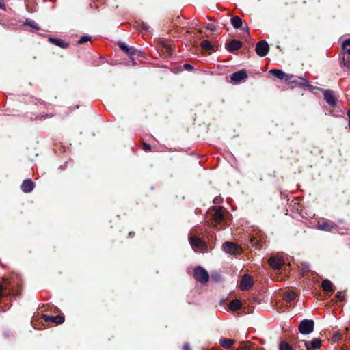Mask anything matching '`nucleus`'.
Wrapping results in <instances>:
<instances>
[{"label": "nucleus", "mask_w": 350, "mask_h": 350, "mask_svg": "<svg viewBox=\"0 0 350 350\" xmlns=\"http://www.w3.org/2000/svg\"><path fill=\"white\" fill-rule=\"evenodd\" d=\"M247 77V74L245 70H241L232 73L230 75L231 81L238 83Z\"/></svg>", "instance_id": "11"}, {"label": "nucleus", "mask_w": 350, "mask_h": 350, "mask_svg": "<svg viewBox=\"0 0 350 350\" xmlns=\"http://www.w3.org/2000/svg\"><path fill=\"white\" fill-rule=\"evenodd\" d=\"M223 250L230 254H239L242 252L241 247L234 243L226 241L223 244Z\"/></svg>", "instance_id": "4"}, {"label": "nucleus", "mask_w": 350, "mask_h": 350, "mask_svg": "<svg viewBox=\"0 0 350 350\" xmlns=\"http://www.w3.org/2000/svg\"><path fill=\"white\" fill-rule=\"evenodd\" d=\"M195 279L201 283L206 282L209 279V275L206 269L201 267H197L193 270Z\"/></svg>", "instance_id": "3"}, {"label": "nucleus", "mask_w": 350, "mask_h": 350, "mask_svg": "<svg viewBox=\"0 0 350 350\" xmlns=\"http://www.w3.org/2000/svg\"><path fill=\"white\" fill-rule=\"evenodd\" d=\"M184 68L188 70H191L193 69V66L189 64H185Z\"/></svg>", "instance_id": "35"}, {"label": "nucleus", "mask_w": 350, "mask_h": 350, "mask_svg": "<svg viewBox=\"0 0 350 350\" xmlns=\"http://www.w3.org/2000/svg\"><path fill=\"white\" fill-rule=\"evenodd\" d=\"M201 46L206 50H212L213 49L211 44L207 40H204L201 42Z\"/></svg>", "instance_id": "26"}, {"label": "nucleus", "mask_w": 350, "mask_h": 350, "mask_svg": "<svg viewBox=\"0 0 350 350\" xmlns=\"http://www.w3.org/2000/svg\"><path fill=\"white\" fill-rule=\"evenodd\" d=\"M49 40L53 44L61 48H66L68 45L66 43H65L63 40L60 39L50 38Z\"/></svg>", "instance_id": "22"}, {"label": "nucleus", "mask_w": 350, "mask_h": 350, "mask_svg": "<svg viewBox=\"0 0 350 350\" xmlns=\"http://www.w3.org/2000/svg\"><path fill=\"white\" fill-rule=\"evenodd\" d=\"M314 322L311 319H304L299 325V331L301 334L306 335L310 334L314 330Z\"/></svg>", "instance_id": "2"}, {"label": "nucleus", "mask_w": 350, "mask_h": 350, "mask_svg": "<svg viewBox=\"0 0 350 350\" xmlns=\"http://www.w3.org/2000/svg\"><path fill=\"white\" fill-rule=\"evenodd\" d=\"M228 306L231 310L235 311L241 308V302L239 299H234L230 301Z\"/></svg>", "instance_id": "19"}, {"label": "nucleus", "mask_w": 350, "mask_h": 350, "mask_svg": "<svg viewBox=\"0 0 350 350\" xmlns=\"http://www.w3.org/2000/svg\"><path fill=\"white\" fill-rule=\"evenodd\" d=\"M119 47L124 51L125 53H126L129 55L131 56L135 54V49L128 46L124 42H120L118 44Z\"/></svg>", "instance_id": "16"}, {"label": "nucleus", "mask_w": 350, "mask_h": 350, "mask_svg": "<svg viewBox=\"0 0 350 350\" xmlns=\"http://www.w3.org/2000/svg\"><path fill=\"white\" fill-rule=\"evenodd\" d=\"M90 39H91V37H90V36H82V37L79 39V40L78 41V43H79V44H83V43H85V42H88V41L90 40Z\"/></svg>", "instance_id": "29"}, {"label": "nucleus", "mask_w": 350, "mask_h": 350, "mask_svg": "<svg viewBox=\"0 0 350 350\" xmlns=\"http://www.w3.org/2000/svg\"><path fill=\"white\" fill-rule=\"evenodd\" d=\"M242 46V43L237 40H232L226 43V48L228 51H234L239 49Z\"/></svg>", "instance_id": "12"}, {"label": "nucleus", "mask_w": 350, "mask_h": 350, "mask_svg": "<svg viewBox=\"0 0 350 350\" xmlns=\"http://www.w3.org/2000/svg\"><path fill=\"white\" fill-rule=\"evenodd\" d=\"M0 8L2 10H5V5L3 3V0H0Z\"/></svg>", "instance_id": "37"}, {"label": "nucleus", "mask_w": 350, "mask_h": 350, "mask_svg": "<svg viewBox=\"0 0 350 350\" xmlns=\"http://www.w3.org/2000/svg\"><path fill=\"white\" fill-rule=\"evenodd\" d=\"M183 350H191L190 347H189V345L188 344H185L183 346Z\"/></svg>", "instance_id": "38"}, {"label": "nucleus", "mask_w": 350, "mask_h": 350, "mask_svg": "<svg viewBox=\"0 0 350 350\" xmlns=\"http://www.w3.org/2000/svg\"><path fill=\"white\" fill-rule=\"evenodd\" d=\"M189 243L195 252H203L206 250V242L196 236H191L189 239Z\"/></svg>", "instance_id": "1"}, {"label": "nucleus", "mask_w": 350, "mask_h": 350, "mask_svg": "<svg viewBox=\"0 0 350 350\" xmlns=\"http://www.w3.org/2000/svg\"><path fill=\"white\" fill-rule=\"evenodd\" d=\"M25 24L27 25H29V26L31 27L32 28H33V29H35L36 30H38L40 29L39 27H38V25L33 20L27 19L26 22H25Z\"/></svg>", "instance_id": "25"}, {"label": "nucleus", "mask_w": 350, "mask_h": 350, "mask_svg": "<svg viewBox=\"0 0 350 350\" xmlns=\"http://www.w3.org/2000/svg\"><path fill=\"white\" fill-rule=\"evenodd\" d=\"M253 286V280L252 278L248 275H245L242 278L240 283V288L242 291H246L250 288Z\"/></svg>", "instance_id": "10"}, {"label": "nucleus", "mask_w": 350, "mask_h": 350, "mask_svg": "<svg viewBox=\"0 0 350 350\" xmlns=\"http://www.w3.org/2000/svg\"><path fill=\"white\" fill-rule=\"evenodd\" d=\"M21 187L23 192L29 193L33 190L34 184L30 179H27L23 182Z\"/></svg>", "instance_id": "15"}, {"label": "nucleus", "mask_w": 350, "mask_h": 350, "mask_svg": "<svg viewBox=\"0 0 350 350\" xmlns=\"http://www.w3.org/2000/svg\"><path fill=\"white\" fill-rule=\"evenodd\" d=\"M42 318L46 322H53L56 324H61L64 321V318L62 316H49L46 314H42Z\"/></svg>", "instance_id": "14"}, {"label": "nucleus", "mask_w": 350, "mask_h": 350, "mask_svg": "<svg viewBox=\"0 0 350 350\" xmlns=\"http://www.w3.org/2000/svg\"><path fill=\"white\" fill-rule=\"evenodd\" d=\"M306 350H319L321 347L322 341L319 338H314L310 341L304 342Z\"/></svg>", "instance_id": "8"}, {"label": "nucleus", "mask_w": 350, "mask_h": 350, "mask_svg": "<svg viewBox=\"0 0 350 350\" xmlns=\"http://www.w3.org/2000/svg\"><path fill=\"white\" fill-rule=\"evenodd\" d=\"M140 25H141V29L142 31H144L145 32L148 31L150 27L148 25L142 23Z\"/></svg>", "instance_id": "30"}, {"label": "nucleus", "mask_w": 350, "mask_h": 350, "mask_svg": "<svg viewBox=\"0 0 350 350\" xmlns=\"http://www.w3.org/2000/svg\"><path fill=\"white\" fill-rule=\"evenodd\" d=\"M347 46H350V38L346 39L342 43L343 49H345Z\"/></svg>", "instance_id": "31"}, {"label": "nucleus", "mask_w": 350, "mask_h": 350, "mask_svg": "<svg viewBox=\"0 0 350 350\" xmlns=\"http://www.w3.org/2000/svg\"><path fill=\"white\" fill-rule=\"evenodd\" d=\"M347 115L349 117V126L350 127V109H349L347 112Z\"/></svg>", "instance_id": "40"}, {"label": "nucleus", "mask_w": 350, "mask_h": 350, "mask_svg": "<svg viewBox=\"0 0 350 350\" xmlns=\"http://www.w3.org/2000/svg\"><path fill=\"white\" fill-rule=\"evenodd\" d=\"M268 262L270 266L275 269H280L284 263L282 259L275 256L270 257L268 260Z\"/></svg>", "instance_id": "13"}, {"label": "nucleus", "mask_w": 350, "mask_h": 350, "mask_svg": "<svg viewBox=\"0 0 350 350\" xmlns=\"http://www.w3.org/2000/svg\"><path fill=\"white\" fill-rule=\"evenodd\" d=\"M343 54H344V55H350V49H345Z\"/></svg>", "instance_id": "39"}, {"label": "nucleus", "mask_w": 350, "mask_h": 350, "mask_svg": "<svg viewBox=\"0 0 350 350\" xmlns=\"http://www.w3.org/2000/svg\"><path fill=\"white\" fill-rule=\"evenodd\" d=\"M213 202L215 204L216 203H219V198H215L214 200H213Z\"/></svg>", "instance_id": "41"}, {"label": "nucleus", "mask_w": 350, "mask_h": 350, "mask_svg": "<svg viewBox=\"0 0 350 350\" xmlns=\"http://www.w3.org/2000/svg\"><path fill=\"white\" fill-rule=\"evenodd\" d=\"M231 24L235 29L240 28L242 25V20L237 16H233L231 18Z\"/></svg>", "instance_id": "20"}, {"label": "nucleus", "mask_w": 350, "mask_h": 350, "mask_svg": "<svg viewBox=\"0 0 350 350\" xmlns=\"http://www.w3.org/2000/svg\"><path fill=\"white\" fill-rule=\"evenodd\" d=\"M321 91L323 93L325 100L332 107H335L337 102L335 93L331 90L321 89Z\"/></svg>", "instance_id": "6"}, {"label": "nucleus", "mask_w": 350, "mask_h": 350, "mask_svg": "<svg viewBox=\"0 0 350 350\" xmlns=\"http://www.w3.org/2000/svg\"><path fill=\"white\" fill-rule=\"evenodd\" d=\"M252 343L250 341H245L241 343V348L242 350H250Z\"/></svg>", "instance_id": "27"}, {"label": "nucleus", "mask_w": 350, "mask_h": 350, "mask_svg": "<svg viewBox=\"0 0 350 350\" xmlns=\"http://www.w3.org/2000/svg\"><path fill=\"white\" fill-rule=\"evenodd\" d=\"M292 77H293V75H286V76L284 77L285 80L287 82H290L291 79H292Z\"/></svg>", "instance_id": "36"}, {"label": "nucleus", "mask_w": 350, "mask_h": 350, "mask_svg": "<svg viewBox=\"0 0 350 350\" xmlns=\"http://www.w3.org/2000/svg\"><path fill=\"white\" fill-rule=\"evenodd\" d=\"M340 64L342 66L345 68L347 70L350 71V58L346 57L345 55H343V57L340 62Z\"/></svg>", "instance_id": "24"}, {"label": "nucleus", "mask_w": 350, "mask_h": 350, "mask_svg": "<svg viewBox=\"0 0 350 350\" xmlns=\"http://www.w3.org/2000/svg\"><path fill=\"white\" fill-rule=\"evenodd\" d=\"M297 295L293 291H288L284 294V299L287 302H291L296 299Z\"/></svg>", "instance_id": "23"}, {"label": "nucleus", "mask_w": 350, "mask_h": 350, "mask_svg": "<svg viewBox=\"0 0 350 350\" xmlns=\"http://www.w3.org/2000/svg\"><path fill=\"white\" fill-rule=\"evenodd\" d=\"M269 73L279 79H283L286 76V74L282 70L278 69H271L269 70Z\"/></svg>", "instance_id": "18"}, {"label": "nucleus", "mask_w": 350, "mask_h": 350, "mask_svg": "<svg viewBox=\"0 0 350 350\" xmlns=\"http://www.w3.org/2000/svg\"><path fill=\"white\" fill-rule=\"evenodd\" d=\"M280 350H293L292 347L286 342L282 341L280 344Z\"/></svg>", "instance_id": "28"}, {"label": "nucleus", "mask_w": 350, "mask_h": 350, "mask_svg": "<svg viewBox=\"0 0 350 350\" xmlns=\"http://www.w3.org/2000/svg\"><path fill=\"white\" fill-rule=\"evenodd\" d=\"M336 297L340 299V300H342L343 299V293L342 292H337V293L336 294Z\"/></svg>", "instance_id": "34"}, {"label": "nucleus", "mask_w": 350, "mask_h": 350, "mask_svg": "<svg viewBox=\"0 0 350 350\" xmlns=\"http://www.w3.org/2000/svg\"><path fill=\"white\" fill-rule=\"evenodd\" d=\"M234 340L228 338H221L219 340L220 345L225 349H228L232 347L234 344Z\"/></svg>", "instance_id": "17"}, {"label": "nucleus", "mask_w": 350, "mask_h": 350, "mask_svg": "<svg viewBox=\"0 0 350 350\" xmlns=\"http://www.w3.org/2000/svg\"><path fill=\"white\" fill-rule=\"evenodd\" d=\"M206 28H207V29H208L210 31H215V25H213L212 23L208 24Z\"/></svg>", "instance_id": "33"}, {"label": "nucleus", "mask_w": 350, "mask_h": 350, "mask_svg": "<svg viewBox=\"0 0 350 350\" xmlns=\"http://www.w3.org/2000/svg\"><path fill=\"white\" fill-rule=\"evenodd\" d=\"M143 149H144V150H145L146 152H147V151L150 150V149H151V146H150V145H149V144H143Z\"/></svg>", "instance_id": "32"}, {"label": "nucleus", "mask_w": 350, "mask_h": 350, "mask_svg": "<svg viewBox=\"0 0 350 350\" xmlns=\"http://www.w3.org/2000/svg\"><path fill=\"white\" fill-rule=\"evenodd\" d=\"M322 288L324 291H332V283L330 280L325 279L322 282L321 284Z\"/></svg>", "instance_id": "21"}, {"label": "nucleus", "mask_w": 350, "mask_h": 350, "mask_svg": "<svg viewBox=\"0 0 350 350\" xmlns=\"http://www.w3.org/2000/svg\"><path fill=\"white\" fill-rule=\"evenodd\" d=\"M336 225L329 221H325L321 223H318L317 228L319 230L331 232L336 229Z\"/></svg>", "instance_id": "9"}, {"label": "nucleus", "mask_w": 350, "mask_h": 350, "mask_svg": "<svg viewBox=\"0 0 350 350\" xmlns=\"http://www.w3.org/2000/svg\"><path fill=\"white\" fill-rule=\"evenodd\" d=\"M226 213V210L219 206L215 210L213 214V219L217 224H221L226 221L225 215Z\"/></svg>", "instance_id": "7"}, {"label": "nucleus", "mask_w": 350, "mask_h": 350, "mask_svg": "<svg viewBox=\"0 0 350 350\" xmlns=\"http://www.w3.org/2000/svg\"><path fill=\"white\" fill-rule=\"evenodd\" d=\"M255 51L257 55L260 57H265L267 55L269 51V46L267 42L265 40L258 42L256 45Z\"/></svg>", "instance_id": "5"}]
</instances>
